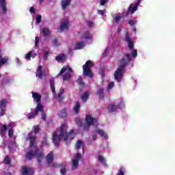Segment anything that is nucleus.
<instances>
[{
  "label": "nucleus",
  "mask_w": 175,
  "mask_h": 175,
  "mask_svg": "<svg viewBox=\"0 0 175 175\" xmlns=\"http://www.w3.org/2000/svg\"><path fill=\"white\" fill-rule=\"evenodd\" d=\"M68 126L65 124H62L60 127V134L57 135V131H55L53 134V140L55 146H58L61 142V137H62L64 142H72L75 139L76 134L75 130H70L68 133L66 131Z\"/></svg>",
  "instance_id": "obj_1"
},
{
  "label": "nucleus",
  "mask_w": 175,
  "mask_h": 175,
  "mask_svg": "<svg viewBox=\"0 0 175 175\" xmlns=\"http://www.w3.org/2000/svg\"><path fill=\"white\" fill-rule=\"evenodd\" d=\"M124 57H126V59H125V58H122L119 60V66L114 73V79L118 83L121 81L122 76H124V73H125V68H126L128 64L132 61L130 54H125Z\"/></svg>",
  "instance_id": "obj_2"
},
{
  "label": "nucleus",
  "mask_w": 175,
  "mask_h": 175,
  "mask_svg": "<svg viewBox=\"0 0 175 175\" xmlns=\"http://www.w3.org/2000/svg\"><path fill=\"white\" fill-rule=\"evenodd\" d=\"M91 66H94V63L92 61L88 60L83 66V76L92 79L94 74L91 72Z\"/></svg>",
  "instance_id": "obj_3"
},
{
  "label": "nucleus",
  "mask_w": 175,
  "mask_h": 175,
  "mask_svg": "<svg viewBox=\"0 0 175 175\" xmlns=\"http://www.w3.org/2000/svg\"><path fill=\"white\" fill-rule=\"evenodd\" d=\"M6 107H8V99H1L0 100V117H3L6 114Z\"/></svg>",
  "instance_id": "obj_4"
},
{
  "label": "nucleus",
  "mask_w": 175,
  "mask_h": 175,
  "mask_svg": "<svg viewBox=\"0 0 175 175\" xmlns=\"http://www.w3.org/2000/svg\"><path fill=\"white\" fill-rule=\"evenodd\" d=\"M121 106H122V101L118 104H116V102L111 103L107 108L108 113H116L118 109H121Z\"/></svg>",
  "instance_id": "obj_5"
},
{
  "label": "nucleus",
  "mask_w": 175,
  "mask_h": 175,
  "mask_svg": "<svg viewBox=\"0 0 175 175\" xmlns=\"http://www.w3.org/2000/svg\"><path fill=\"white\" fill-rule=\"evenodd\" d=\"M81 160V154L77 153L75 158L72 159V170H76V169L79 168V162Z\"/></svg>",
  "instance_id": "obj_6"
},
{
  "label": "nucleus",
  "mask_w": 175,
  "mask_h": 175,
  "mask_svg": "<svg viewBox=\"0 0 175 175\" xmlns=\"http://www.w3.org/2000/svg\"><path fill=\"white\" fill-rule=\"evenodd\" d=\"M39 151V148L38 146H35L34 150H31L26 153V159H28V161H31L32 158H33Z\"/></svg>",
  "instance_id": "obj_7"
},
{
  "label": "nucleus",
  "mask_w": 175,
  "mask_h": 175,
  "mask_svg": "<svg viewBox=\"0 0 175 175\" xmlns=\"http://www.w3.org/2000/svg\"><path fill=\"white\" fill-rule=\"evenodd\" d=\"M26 140H29V147L31 148V147H36V145H35V143H36V136L33 135L32 132L29 133L27 135V137L26 138Z\"/></svg>",
  "instance_id": "obj_8"
},
{
  "label": "nucleus",
  "mask_w": 175,
  "mask_h": 175,
  "mask_svg": "<svg viewBox=\"0 0 175 175\" xmlns=\"http://www.w3.org/2000/svg\"><path fill=\"white\" fill-rule=\"evenodd\" d=\"M142 2V0H137V3L134 5L133 4H130L129 7L128 8V13H131V14H133L137 10L138 6L140 5Z\"/></svg>",
  "instance_id": "obj_9"
},
{
  "label": "nucleus",
  "mask_w": 175,
  "mask_h": 175,
  "mask_svg": "<svg viewBox=\"0 0 175 175\" xmlns=\"http://www.w3.org/2000/svg\"><path fill=\"white\" fill-rule=\"evenodd\" d=\"M125 39H126V42L129 44V46H128L129 49L130 50H133V47H135V44H133V41H132V39L129 36V32L126 33Z\"/></svg>",
  "instance_id": "obj_10"
},
{
  "label": "nucleus",
  "mask_w": 175,
  "mask_h": 175,
  "mask_svg": "<svg viewBox=\"0 0 175 175\" xmlns=\"http://www.w3.org/2000/svg\"><path fill=\"white\" fill-rule=\"evenodd\" d=\"M0 8L3 12V14L8 13V8L6 7V0H0Z\"/></svg>",
  "instance_id": "obj_11"
},
{
  "label": "nucleus",
  "mask_w": 175,
  "mask_h": 175,
  "mask_svg": "<svg viewBox=\"0 0 175 175\" xmlns=\"http://www.w3.org/2000/svg\"><path fill=\"white\" fill-rule=\"evenodd\" d=\"M3 57L2 51L0 49V68L1 65H6L7 64H8V62H9V57Z\"/></svg>",
  "instance_id": "obj_12"
},
{
  "label": "nucleus",
  "mask_w": 175,
  "mask_h": 175,
  "mask_svg": "<svg viewBox=\"0 0 175 175\" xmlns=\"http://www.w3.org/2000/svg\"><path fill=\"white\" fill-rule=\"evenodd\" d=\"M66 70H69V72H70V73H73V70L70 68V66H66L61 69L60 72L56 76V77H59V76H61V75H62L63 73H65Z\"/></svg>",
  "instance_id": "obj_13"
},
{
  "label": "nucleus",
  "mask_w": 175,
  "mask_h": 175,
  "mask_svg": "<svg viewBox=\"0 0 175 175\" xmlns=\"http://www.w3.org/2000/svg\"><path fill=\"white\" fill-rule=\"evenodd\" d=\"M53 161H54V154L53 152H50L46 156V162L49 165L53 163Z\"/></svg>",
  "instance_id": "obj_14"
},
{
  "label": "nucleus",
  "mask_w": 175,
  "mask_h": 175,
  "mask_svg": "<svg viewBox=\"0 0 175 175\" xmlns=\"http://www.w3.org/2000/svg\"><path fill=\"white\" fill-rule=\"evenodd\" d=\"M36 156L38 163L40 165L42 163V161H43L44 158V154H43V152H39L38 150V152H37V154H36Z\"/></svg>",
  "instance_id": "obj_15"
},
{
  "label": "nucleus",
  "mask_w": 175,
  "mask_h": 175,
  "mask_svg": "<svg viewBox=\"0 0 175 175\" xmlns=\"http://www.w3.org/2000/svg\"><path fill=\"white\" fill-rule=\"evenodd\" d=\"M72 0H62V9L63 10H66L68 6L70 5V2Z\"/></svg>",
  "instance_id": "obj_16"
},
{
  "label": "nucleus",
  "mask_w": 175,
  "mask_h": 175,
  "mask_svg": "<svg viewBox=\"0 0 175 175\" xmlns=\"http://www.w3.org/2000/svg\"><path fill=\"white\" fill-rule=\"evenodd\" d=\"M33 172V169L27 168V167H22V174L23 175H28L29 173H32Z\"/></svg>",
  "instance_id": "obj_17"
},
{
  "label": "nucleus",
  "mask_w": 175,
  "mask_h": 175,
  "mask_svg": "<svg viewBox=\"0 0 175 175\" xmlns=\"http://www.w3.org/2000/svg\"><path fill=\"white\" fill-rule=\"evenodd\" d=\"M81 147H82V151L84 152V142L79 139L76 143L75 148L76 150H79Z\"/></svg>",
  "instance_id": "obj_18"
},
{
  "label": "nucleus",
  "mask_w": 175,
  "mask_h": 175,
  "mask_svg": "<svg viewBox=\"0 0 175 175\" xmlns=\"http://www.w3.org/2000/svg\"><path fill=\"white\" fill-rule=\"evenodd\" d=\"M32 96L35 99L37 103H40V99H42V96L36 92H32Z\"/></svg>",
  "instance_id": "obj_19"
},
{
  "label": "nucleus",
  "mask_w": 175,
  "mask_h": 175,
  "mask_svg": "<svg viewBox=\"0 0 175 175\" xmlns=\"http://www.w3.org/2000/svg\"><path fill=\"white\" fill-rule=\"evenodd\" d=\"M85 121L87 125L90 126V125H93L94 124V118L91 117V115H88L85 118Z\"/></svg>",
  "instance_id": "obj_20"
},
{
  "label": "nucleus",
  "mask_w": 175,
  "mask_h": 175,
  "mask_svg": "<svg viewBox=\"0 0 175 175\" xmlns=\"http://www.w3.org/2000/svg\"><path fill=\"white\" fill-rule=\"evenodd\" d=\"M96 94L98 95L100 99H103V98H105V92L103 88L98 89Z\"/></svg>",
  "instance_id": "obj_21"
},
{
  "label": "nucleus",
  "mask_w": 175,
  "mask_h": 175,
  "mask_svg": "<svg viewBox=\"0 0 175 175\" xmlns=\"http://www.w3.org/2000/svg\"><path fill=\"white\" fill-rule=\"evenodd\" d=\"M49 84H50L51 90L53 94H55V82L53 78L50 79Z\"/></svg>",
  "instance_id": "obj_22"
},
{
  "label": "nucleus",
  "mask_w": 175,
  "mask_h": 175,
  "mask_svg": "<svg viewBox=\"0 0 175 175\" xmlns=\"http://www.w3.org/2000/svg\"><path fill=\"white\" fill-rule=\"evenodd\" d=\"M85 44L82 41H79L78 43L75 44V50H81V49H84Z\"/></svg>",
  "instance_id": "obj_23"
},
{
  "label": "nucleus",
  "mask_w": 175,
  "mask_h": 175,
  "mask_svg": "<svg viewBox=\"0 0 175 175\" xmlns=\"http://www.w3.org/2000/svg\"><path fill=\"white\" fill-rule=\"evenodd\" d=\"M96 133H98V135H100V136L102 137H104V139H109V136L103 130L98 129Z\"/></svg>",
  "instance_id": "obj_24"
},
{
  "label": "nucleus",
  "mask_w": 175,
  "mask_h": 175,
  "mask_svg": "<svg viewBox=\"0 0 175 175\" xmlns=\"http://www.w3.org/2000/svg\"><path fill=\"white\" fill-rule=\"evenodd\" d=\"M64 29H68V23H64L62 22L61 23V25L59 27V29H58L59 32H64Z\"/></svg>",
  "instance_id": "obj_25"
},
{
  "label": "nucleus",
  "mask_w": 175,
  "mask_h": 175,
  "mask_svg": "<svg viewBox=\"0 0 175 175\" xmlns=\"http://www.w3.org/2000/svg\"><path fill=\"white\" fill-rule=\"evenodd\" d=\"M73 110L75 114H79V111L80 110V103H79V101L76 102L74 105Z\"/></svg>",
  "instance_id": "obj_26"
},
{
  "label": "nucleus",
  "mask_w": 175,
  "mask_h": 175,
  "mask_svg": "<svg viewBox=\"0 0 175 175\" xmlns=\"http://www.w3.org/2000/svg\"><path fill=\"white\" fill-rule=\"evenodd\" d=\"M8 131V125L3 124L2 128L0 130V136L3 137L5 136V132Z\"/></svg>",
  "instance_id": "obj_27"
},
{
  "label": "nucleus",
  "mask_w": 175,
  "mask_h": 175,
  "mask_svg": "<svg viewBox=\"0 0 175 175\" xmlns=\"http://www.w3.org/2000/svg\"><path fill=\"white\" fill-rule=\"evenodd\" d=\"M98 160L101 163V165H103V166H107V163H106V159H105V157L102 155H99L98 157Z\"/></svg>",
  "instance_id": "obj_28"
},
{
  "label": "nucleus",
  "mask_w": 175,
  "mask_h": 175,
  "mask_svg": "<svg viewBox=\"0 0 175 175\" xmlns=\"http://www.w3.org/2000/svg\"><path fill=\"white\" fill-rule=\"evenodd\" d=\"M82 39H85V40H88L91 39V34L90 31H85L82 35Z\"/></svg>",
  "instance_id": "obj_29"
},
{
  "label": "nucleus",
  "mask_w": 175,
  "mask_h": 175,
  "mask_svg": "<svg viewBox=\"0 0 175 175\" xmlns=\"http://www.w3.org/2000/svg\"><path fill=\"white\" fill-rule=\"evenodd\" d=\"M42 35L43 36L46 37V36H50V34L51 33V32L50 31V29L46 28V27H44L42 29Z\"/></svg>",
  "instance_id": "obj_30"
},
{
  "label": "nucleus",
  "mask_w": 175,
  "mask_h": 175,
  "mask_svg": "<svg viewBox=\"0 0 175 175\" xmlns=\"http://www.w3.org/2000/svg\"><path fill=\"white\" fill-rule=\"evenodd\" d=\"M38 76L40 79L43 76V67L42 66H39L37 69Z\"/></svg>",
  "instance_id": "obj_31"
},
{
  "label": "nucleus",
  "mask_w": 175,
  "mask_h": 175,
  "mask_svg": "<svg viewBox=\"0 0 175 175\" xmlns=\"http://www.w3.org/2000/svg\"><path fill=\"white\" fill-rule=\"evenodd\" d=\"M55 59L57 62H64L65 61V55L62 54L57 55L56 56Z\"/></svg>",
  "instance_id": "obj_32"
},
{
  "label": "nucleus",
  "mask_w": 175,
  "mask_h": 175,
  "mask_svg": "<svg viewBox=\"0 0 175 175\" xmlns=\"http://www.w3.org/2000/svg\"><path fill=\"white\" fill-rule=\"evenodd\" d=\"M68 116V113H66V108H64L62 111H61L59 113V117H61L62 118H65Z\"/></svg>",
  "instance_id": "obj_33"
},
{
  "label": "nucleus",
  "mask_w": 175,
  "mask_h": 175,
  "mask_svg": "<svg viewBox=\"0 0 175 175\" xmlns=\"http://www.w3.org/2000/svg\"><path fill=\"white\" fill-rule=\"evenodd\" d=\"M35 111L38 113L39 111H43V105H42V104H40V103H38V105L37 107H36V109H35Z\"/></svg>",
  "instance_id": "obj_34"
},
{
  "label": "nucleus",
  "mask_w": 175,
  "mask_h": 175,
  "mask_svg": "<svg viewBox=\"0 0 175 175\" xmlns=\"http://www.w3.org/2000/svg\"><path fill=\"white\" fill-rule=\"evenodd\" d=\"M82 102H87L88 100V92H85L81 96Z\"/></svg>",
  "instance_id": "obj_35"
},
{
  "label": "nucleus",
  "mask_w": 175,
  "mask_h": 175,
  "mask_svg": "<svg viewBox=\"0 0 175 175\" xmlns=\"http://www.w3.org/2000/svg\"><path fill=\"white\" fill-rule=\"evenodd\" d=\"M70 77H72V75H70V73L66 72L63 75V80H64V81H68V80H69V79H70Z\"/></svg>",
  "instance_id": "obj_36"
},
{
  "label": "nucleus",
  "mask_w": 175,
  "mask_h": 175,
  "mask_svg": "<svg viewBox=\"0 0 175 175\" xmlns=\"http://www.w3.org/2000/svg\"><path fill=\"white\" fill-rule=\"evenodd\" d=\"M36 116H38V112L35 111L34 112L29 113L27 116V118L28 120H31V118H34V117H36Z\"/></svg>",
  "instance_id": "obj_37"
},
{
  "label": "nucleus",
  "mask_w": 175,
  "mask_h": 175,
  "mask_svg": "<svg viewBox=\"0 0 175 175\" xmlns=\"http://www.w3.org/2000/svg\"><path fill=\"white\" fill-rule=\"evenodd\" d=\"M40 131V126L39 125H36L33 126V132L34 133H39Z\"/></svg>",
  "instance_id": "obj_38"
},
{
  "label": "nucleus",
  "mask_w": 175,
  "mask_h": 175,
  "mask_svg": "<svg viewBox=\"0 0 175 175\" xmlns=\"http://www.w3.org/2000/svg\"><path fill=\"white\" fill-rule=\"evenodd\" d=\"M14 133V130L12 129H9L8 130V137L11 139V137H13V135Z\"/></svg>",
  "instance_id": "obj_39"
},
{
  "label": "nucleus",
  "mask_w": 175,
  "mask_h": 175,
  "mask_svg": "<svg viewBox=\"0 0 175 175\" xmlns=\"http://www.w3.org/2000/svg\"><path fill=\"white\" fill-rule=\"evenodd\" d=\"M4 162L6 163V165H10L11 160L10 158H9V156H6L4 159Z\"/></svg>",
  "instance_id": "obj_40"
},
{
  "label": "nucleus",
  "mask_w": 175,
  "mask_h": 175,
  "mask_svg": "<svg viewBox=\"0 0 175 175\" xmlns=\"http://www.w3.org/2000/svg\"><path fill=\"white\" fill-rule=\"evenodd\" d=\"M121 18H122V16H116L113 20L115 21V23H120V21H121Z\"/></svg>",
  "instance_id": "obj_41"
},
{
  "label": "nucleus",
  "mask_w": 175,
  "mask_h": 175,
  "mask_svg": "<svg viewBox=\"0 0 175 175\" xmlns=\"http://www.w3.org/2000/svg\"><path fill=\"white\" fill-rule=\"evenodd\" d=\"M31 57H32V53L31 52H29L25 55V59H27V61H31Z\"/></svg>",
  "instance_id": "obj_42"
},
{
  "label": "nucleus",
  "mask_w": 175,
  "mask_h": 175,
  "mask_svg": "<svg viewBox=\"0 0 175 175\" xmlns=\"http://www.w3.org/2000/svg\"><path fill=\"white\" fill-rule=\"evenodd\" d=\"M42 23V15H38L36 17V23L40 24Z\"/></svg>",
  "instance_id": "obj_43"
},
{
  "label": "nucleus",
  "mask_w": 175,
  "mask_h": 175,
  "mask_svg": "<svg viewBox=\"0 0 175 175\" xmlns=\"http://www.w3.org/2000/svg\"><path fill=\"white\" fill-rule=\"evenodd\" d=\"M77 83L80 84V85H85V83L83 81L81 77H79L77 80Z\"/></svg>",
  "instance_id": "obj_44"
},
{
  "label": "nucleus",
  "mask_w": 175,
  "mask_h": 175,
  "mask_svg": "<svg viewBox=\"0 0 175 175\" xmlns=\"http://www.w3.org/2000/svg\"><path fill=\"white\" fill-rule=\"evenodd\" d=\"M7 126L8 128H9V129H13V128H14L15 126L14 122H10Z\"/></svg>",
  "instance_id": "obj_45"
},
{
  "label": "nucleus",
  "mask_w": 175,
  "mask_h": 175,
  "mask_svg": "<svg viewBox=\"0 0 175 175\" xmlns=\"http://www.w3.org/2000/svg\"><path fill=\"white\" fill-rule=\"evenodd\" d=\"M53 46H55V47H58L59 46V43H58V39L55 38L53 41Z\"/></svg>",
  "instance_id": "obj_46"
},
{
  "label": "nucleus",
  "mask_w": 175,
  "mask_h": 175,
  "mask_svg": "<svg viewBox=\"0 0 175 175\" xmlns=\"http://www.w3.org/2000/svg\"><path fill=\"white\" fill-rule=\"evenodd\" d=\"M131 55H133L134 58H136V57H137V50L136 49L133 50V51L131 52Z\"/></svg>",
  "instance_id": "obj_47"
},
{
  "label": "nucleus",
  "mask_w": 175,
  "mask_h": 175,
  "mask_svg": "<svg viewBox=\"0 0 175 175\" xmlns=\"http://www.w3.org/2000/svg\"><path fill=\"white\" fill-rule=\"evenodd\" d=\"M39 40H40V38H39V37L36 36L35 38V47H38V44H39Z\"/></svg>",
  "instance_id": "obj_48"
},
{
  "label": "nucleus",
  "mask_w": 175,
  "mask_h": 175,
  "mask_svg": "<svg viewBox=\"0 0 175 175\" xmlns=\"http://www.w3.org/2000/svg\"><path fill=\"white\" fill-rule=\"evenodd\" d=\"M57 98H58V101L61 102L62 99H64V97H62V93L59 92L57 94Z\"/></svg>",
  "instance_id": "obj_49"
},
{
  "label": "nucleus",
  "mask_w": 175,
  "mask_h": 175,
  "mask_svg": "<svg viewBox=\"0 0 175 175\" xmlns=\"http://www.w3.org/2000/svg\"><path fill=\"white\" fill-rule=\"evenodd\" d=\"M113 87H114V82L111 81L109 83L107 88H108V90H111V88H113Z\"/></svg>",
  "instance_id": "obj_50"
},
{
  "label": "nucleus",
  "mask_w": 175,
  "mask_h": 175,
  "mask_svg": "<svg viewBox=\"0 0 175 175\" xmlns=\"http://www.w3.org/2000/svg\"><path fill=\"white\" fill-rule=\"evenodd\" d=\"M101 6H105L107 2H109V0H100Z\"/></svg>",
  "instance_id": "obj_51"
},
{
  "label": "nucleus",
  "mask_w": 175,
  "mask_h": 175,
  "mask_svg": "<svg viewBox=\"0 0 175 175\" xmlns=\"http://www.w3.org/2000/svg\"><path fill=\"white\" fill-rule=\"evenodd\" d=\"M105 12H106V10H98V14H100V16H104Z\"/></svg>",
  "instance_id": "obj_52"
},
{
  "label": "nucleus",
  "mask_w": 175,
  "mask_h": 175,
  "mask_svg": "<svg viewBox=\"0 0 175 175\" xmlns=\"http://www.w3.org/2000/svg\"><path fill=\"white\" fill-rule=\"evenodd\" d=\"M60 172L62 175L66 174V169H65V167L62 168Z\"/></svg>",
  "instance_id": "obj_53"
},
{
  "label": "nucleus",
  "mask_w": 175,
  "mask_h": 175,
  "mask_svg": "<svg viewBox=\"0 0 175 175\" xmlns=\"http://www.w3.org/2000/svg\"><path fill=\"white\" fill-rule=\"evenodd\" d=\"M46 113L44 111L42 112V120H43L44 121H46Z\"/></svg>",
  "instance_id": "obj_54"
},
{
  "label": "nucleus",
  "mask_w": 175,
  "mask_h": 175,
  "mask_svg": "<svg viewBox=\"0 0 175 175\" xmlns=\"http://www.w3.org/2000/svg\"><path fill=\"white\" fill-rule=\"evenodd\" d=\"M30 13H32V14L36 13V10H35V8L31 7V8H30Z\"/></svg>",
  "instance_id": "obj_55"
},
{
  "label": "nucleus",
  "mask_w": 175,
  "mask_h": 175,
  "mask_svg": "<svg viewBox=\"0 0 175 175\" xmlns=\"http://www.w3.org/2000/svg\"><path fill=\"white\" fill-rule=\"evenodd\" d=\"M119 174H120V175H124V168L121 167V168L119 170Z\"/></svg>",
  "instance_id": "obj_56"
},
{
  "label": "nucleus",
  "mask_w": 175,
  "mask_h": 175,
  "mask_svg": "<svg viewBox=\"0 0 175 175\" xmlns=\"http://www.w3.org/2000/svg\"><path fill=\"white\" fill-rule=\"evenodd\" d=\"M49 51H45V52H44V56H43L44 59H46V58L47 57H49Z\"/></svg>",
  "instance_id": "obj_57"
},
{
  "label": "nucleus",
  "mask_w": 175,
  "mask_h": 175,
  "mask_svg": "<svg viewBox=\"0 0 175 175\" xmlns=\"http://www.w3.org/2000/svg\"><path fill=\"white\" fill-rule=\"evenodd\" d=\"M129 25H131V26L135 25V21H133V20L129 21Z\"/></svg>",
  "instance_id": "obj_58"
},
{
  "label": "nucleus",
  "mask_w": 175,
  "mask_h": 175,
  "mask_svg": "<svg viewBox=\"0 0 175 175\" xmlns=\"http://www.w3.org/2000/svg\"><path fill=\"white\" fill-rule=\"evenodd\" d=\"M88 27H92L94 25V22L92 21H88Z\"/></svg>",
  "instance_id": "obj_59"
},
{
  "label": "nucleus",
  "mask_w": 175,
  "mask_h": 175,
  "mask_svg": "<svg viewBox=\"0 0 175 175\" xmlns=\"http://www.w3.org/2000/svg\"><path fill=\"white\" fill-rule=\"evenodd\" d=\"M12 82V79L9 78L5 79V83H9Z\"/></svg>",
  "instance_id": "obj_60"
},
{
  "label": "nucleus",
  "mask_w": 175,
  "mask_h": 175,
  "mask_svg": "<svg viewBox=\"0 0 175 175\" xmlns=\"http://www.w3.org/2000/svg\"><path fill=\"white\" fill-rule=\"evenodd\" d=\"M60 94H64V92H65V89H64V88H61L60 90H59V92Z\"/></svg>",
  "instance_id": "obj_61"
},
{
  "label": "nucleus",
  "mask_w": 175,
  "mask_h": 175,
  "mask_svg": "<svg viewBox=\"0 0 175 175\" xmlns=\"http://www.w3.org/2000/svg\"><path fill=\"white\" fill-rule=\"evenodd\" d=\"M10 144L12 146V145H14L16 144V142H13V141H11L10 142Z\"/></svg>",
  "instance_id": "obj_62"
},
{
  "label": "nucleus",
  "mask_w": 175,
  "mask_h": 175,
  "mask_svg": "<svg viewBox=\"0 0 175 175\" xmlns=\"http://www.w3.org/2000/svg\"><path fill=\"white\" fill-rule=\"evenodd\" d=\"M92 139L93 140H96V135H92Z\"/></svg>",
  "instance_id": "obj_63"
},
{
  "label": "nucleus",
  "mask_w": 175,
  "mask_h": 175,
  "mask_svg": "<svg viewBox=\"0 0 175 175\" xmlns=\"http://www.w3.org/2000/svg\"><path fill=\"white\" fill-rule=\"evenodd\" d=\"M44 0H40V3H42Z\"/></svg>",
  "instance_id": "obj_64"
}]
</instances>
